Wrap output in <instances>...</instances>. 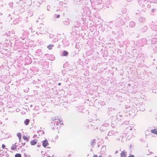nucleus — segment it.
<instances>
[{
    "instance_id": "f257e3e1",
    "label": "nucleus",
    "mask_w": 157,
    "mask_h": 157,
    "mask_svg": "<svg viewBox=\"0 0 157 157\" xmlns=\"http://www.w3.org/2000/svg\"><path fill=\"white\" fill-rule=\"evenodd\" d=\"M39 33L40 34H46L48 35V31H46V30L43 28H40Z\"/></svg>"
},
{
    "instance_id": "c03bdc74",
    "label": "nucleus",
    "mask_w": 157,
    "mask_h": 157,
    "mask_svg": "<svg viewBox=\"0 0 157 157\" xmlns=\"http://www.w3.org/2000/svg\"><path fill=\"white\" fill-rule=\"evenodd\" d=\"M105 139H108V138L107 136H105Z\"/></svg>"
},
{
    "instance_id": "423d86ee",
    "label": "nucleus",
    "mask_w": 157,
    "mask_h": 157,
    "mask_svg": "<svg viewBox=\"0 0 157 157\" xmlns=\"http://www.w3.org/2000/svg\"><path fill=\"white\" fill-rule=\"evenodd\" d=\"M101 131H102L103 132H105V131H106L107 129V128H106L105 126H103V125H101V127H100V128Z\"/></svg>"
},
{
    "instance_id": "79ce46f5",
    "label": "nucleus",
    "mask_w": 157,
    "mask_h": 157,
    "mask_svg": "<svg viewBox=\"0 0 157 157\" xmlns=\"http://www.w3.org/2000/svg\"><path fill=\"white\" fill-rule=\"evenodd\" d=\"M118 151H115V154H117V153H118Z\"/></svg>"
},
{
    "instance_id": "473e14b6",
    "label": "nucleus",
    "mask_w": 157,
    "mask_h": 157,
    "mask_svg": "<svg viewBox=\"0 0 157 157\" xmlns=\"http://www.w3.org/2000/svg\"><path fill=\"white\" fill-rule=\"evenodd\" d=\"M128 157H135L133 155L130 154V155Z\"/></svg>"
},
{
    "instance_id": "7c9ffc66",
    "label": "nucleus",
    "mask_w": 157,
    "mask_h": 157,
    "mask_svg": "<svg viewBox=\"0 0 157 157\" xmlns=\"http://www.w3.org/2000/svg\"><path fill=\"white\" fill-rule=\"evenodd\" d=\"M144 1H143L142 2H141V3L142 4V6H141L142 7H143V6H145V5L144 4Z\"/></svg>"
},
{
    "instance_id": "9d476101",
    "label": "nucleus",
    "mask_w": 157,
    "mask_h": 157,
    "mask_svg": "<svg viewBox=\"0 0 157 157\" xmlns=\"http://www.w3.org/2000/svg\"><path fill=\"white\" fill-rule=\"evenodd\" d=\"M139 20L140 22L144 23L145 21V19L144 18L141 17L139 18Z\"/></svg>"
},
{
    "instance_id": "c85d7f7f",
    "label": "nucleus",
    "mask_w": 157,
    "mask_h": 157,
    "mask_svg": "<svg viewBox=\"0 0 157 157\" xmlns=\"http://www.w3.org/2000/svg\"><path fill=\"white\" fill-rule=\"evenodd\" d=\"M128 123H129V121H125L124 122V124H126V125L128 124Z\"/></svg>"
},
{
    "instance_id": "774afa93",
    "label": "nucleus",
    "mask_w": 157,
    "mask_h": 157,
    "mask_svg": "<svg viewBox=\"0 0 157 157\" xmlns=\"http://www.w3.org/2000/svg\"><path fill=\"white\" fill-rule=\"evenodd\" d=\"M136 14H137V13H136Z\"/></svg>"
},
{
    "instance_id": "4be33fe9",
    "label": "nucleus",
    "mask_w": 157,
    "mask_h": 157,
    "mask_svg": "<svg viewBox=\"0 0 157 157\" xmlns=\"http://www.w3.org/2000/svg\"><path fill=\"white\" fill-rule=\"evenodd\" d=\"M23 138V139L24 140H27V141H29V137L28 138L26 137V136H23L22 137Z\"/></svg>"
},
{
    "instance_id": "9b49d317",
    "label": "nucleus",
    "mask_w": 157,
    "mask_h": 157,
    "mask_svg": "<svg viewBox=\"0 0 157 157\" xmlns=\"http://www.w3.org/2000/svg\"><path fill=\"white\" fill-rule=\"evenodd\" d=\"M148 29V27L147 26H145L143 28L141 29V31L143 32H146Z\"/></svg>"
},
{
    "instance_id": "5fc2aeb1",
    "label": "nucleus",
    "mask_w": 157,
    "mask_h": 157,
    "mask_svg": "<svg viewBox=\"0 0 157 157\" xmlns=\"http://www.w3.org/2000/svg\"><path fill=\"white\" fill-rule=\"evenodd\" d=\"M109 157H111V155H109Z\"/></svg>"
},
{
    "instance_id": "4468645a",
    "label": "nucleus",
    "mask_w": 157,
    "mask_h": 157,
    "mask_svg": "<svg viewBox=\"0 0 157 157\" xmlns=\"http://www.w3.org/2000/svg\"><path fill=\"white\" fill-rule=\"evenodd\" d=\"M68 52L67 51L65 50L63 51L62 52V54L63 56H67L68 55Z\"/></svg>"
},
{
    "instance_id": "412c9836",
    "label": "nucleus",
    "mask_w": 157,
    "mask_h": 157,
    "mask_svg": "<svg viewBox=\"0 0 157 157\" xmlns=\"http://www.w3.org/2000/svg\"><path fill=\"white\" fill-rule=\"evenodd\" d=\"M95 143H96L95 140V139H94V140H93L92 141H91V145L92 146H93L94 145V144H95Z\"/></svg>"
},
{
    "instance_id": "e2e57ef3",
    "label": "nucleus",
    "mask_w": 157,
    "mask_h": 157,
    "mask_svg": "<svg viewBox=\"0 0 157 157\" xmlns=\"http://www.w3.org/2000/svg\"><path fill=\"white\" fill-rule=\"evenodd\" d=\"M0 13V15H1L2 14V13Z\"/></svg>"
},
{
    "instance_id": "ea45409f",
    "label": "nucleus",
    "mask_w": 157,
    "mask_h": 157,
    "mask_svg": "<svg viewBox=\"0 0 157 157\" xmlns=\"http://www.w3.org/2000/svg\"><path fill=\"white\" fill-rule=\"evenodd\" d=\"M63 2H60V4L61 5H63Z\"/></svg>"
},
{
    "instance_id": "2eb2a0df",
    "label": "nucleus",
    "mask_w": 157,
    "mask_h": 157,
    "mask_svg": "<svg viewBox=\"0 0 157 157\" xmlns=\"http://www.w3.org/2000/svg\"><path fill=\"white\" fill-rule=\"evenodd\" d=\"M30 120L29 119H26L24 121V123L25 125H28L29 124Z\"/></svg>"
},
{
    "instance_id": "3c124183",
    "label": "nucleus",
    "mask_w": 157,
    "mask_h": 157,
    "mask_svg": "<svg viewBox=\"0 0 157 157\" xmlns=\"http://www.w3.org/2000/svg\"><path fill=\"white\" fill-rule=\"evenodd\" d=\"M39 131H40V132H42L43 133L44 132V131L43 130H39Z\"/></svg>"
},
{
    "instance_id": "b1692460",
    "label": "nucleus",
    "mask_w": 157,
    "mask_h": 157,
    "mask_svg": "<svg viewBox=\"0 0 157 157\" xmlns=\"http://www.w3.org/2000/svg\"><path fill=\"white\" fill-rule=\"evenodd\" d=\"M15 157H21V154L19 153H17L15 155Z\"/></svg>"
},
{
    "instance_id": "5701e85b",
    "label": "nucleus",
    "mask_w": 157,
    "mask_h": 157,
    "mask_svg": "<svg viewBox=\"0 0 157 157\" xmlns=\"http://www.w3.org/2000/svg\"><path fill=\"white\" fill-rule=\"evenodd\" d=\"M17 136L19 138V139H21V133L19 132L17 133Z\"/></svg>"
},
{
    "instance_id": "72a5a7b5",
    "label": "nucleus",
    "mask_w": 157,
    "mask_h": 157,
    "mask_svg": "<svg viewBox=\"0 0 157 157\" xmlns=\"http://www.w3.org/2000/svg\"><path fill=\"white\" fill-rule=\"evenodd\" d=\"M5 147H6V146L4 144H2V148H3V149L4 148H5Z\"/></svg>"
},
{
    "instance_id": "20e7f679",
    "label": "nucleus",
    "mask_w": 157,
    "mask_h": 157,
    "mask_svg": "<svg viewBox=\"0 0 157 157\" xmlns=\"http://www.w3.org/2000/svg\"><path fill=\"white\" fill-rule=\"evenodd\" d=\"M116 133V132H115L113 130H111L108 132L107 135L109 136H112L113 135H115Z\"/></svg>"
},
{
    "instance_id": "09e8293b",
    "label": "nucleus",
    "mask_w": 157,
    "mask_h": 157,
    "mask_svg": "<svg viewBox=\"0 0 157 157\" xmlns=\"http://www.w3.org/2000/svg\"><path fill=\"white\" fill-rule=\"evenodd\" d=\"M39 32H36V34L37 35H39Z\"/></svg>"
},
{
    "instance_id": "6e6552de",
    "label": "nucleus",
    "mask_w": 157,
    "mask_h": 157,
    "mask_svg": "<svg viewBox=\"0 0 157 157\" xmlns=\"http://www.w3.org/2000/svg\"><path fill=\"white\" fill-rule=\"evenodd\" d=\"M135 23L133 21H131L129 23L130 26L131 27H134L135 26Z\"/></svg>"
},
{
    "instance_id": "864d4df0",
    "label": "nucleus",
    "mask_w": 157,
    "mask_h": 157,
    "mask_svg": "<svg viewBox=\"0 0 157 157\" xmlns=\"http://www.w3.org/2000/svg\"><path fill=\"white\" fill-rule=\"evenodd\" d=\"M25 144V143H24L23 144L22 146H24Z\"/></svg>"
},
{
    "instance_id": "cd10ccee",
    "label": "nucleus",
    "mask_w": 157,
    "mask_h": 157,
    "mask_svg": "<svg viewBox=\"0 0 157 157\" xmlns=\"http://www.w3.org/2000/svg\"><path fill=\"white\" fill-rule=\"evenodd\" d=\"M47 10L48 11H49L50 9V6L49 5H48L47 7Z\"/></svg>"
},
{
    "instance_id": "c9c22d12",
    "label": "nucleus",
    "mask_w": 157,
    "mask_h": 157,
    "mask_svg": "<svg viewBox=\"0 0 157 157\" xmlns=\"http://www.w3.org/2000/svg\"><path fill=\"white\" fill-rule=\"evenodd\" d=\"M140 110L142 111H144L145 110V109L144 108H143L142 109H140Z\"/></svg>"
},
{
    "instance_id": "0e129e2a",
    "label": "nucleus",
    "mask_w": 157,
    "mask_h": 157,
    "mask_svg": "<svg viewBox=\"0 0 157 157\" xmlns=\"http://www.w3.org/2000/svg\"><path fill=\"white\" fill-rule=\"evenodd\" d=\"M143 106H144V105H143L142 106V107Z\"/></svg>"
},
{
    "instance_id": "a18cd8bd",
    "label": "nucleus",
    "mask_w": 157,
    "mask_h": 157,
    "mask_svg": "<svg viewBox=\"0 0 157 157\" xmlns=\"http://www.w3.org/2000/svg\"><path fill=\"white\" fill-rule=\"evenodd\" d=\"M126 0L128 2H131L132 0Z\"/></svg>"
},
{
    "instance_id": "4d7b16f0",
    "label": "nucleus",
    "mask_w": 157,
    "mask_h": 157,
    "mask_svg": "<svg viewBox=\"0 0 157 157\" xmlns=\"http://www.w3.org/2000/svg\"><path fill=\"white\" fill-rule=\"evenodd\" d=\"M99 145L98 144V147H99Z\"/></svg>"
},
{
    "instance_id": "f03ea898",
    "label": "nucleus",
    "mask_w": 157,
    "mask_h": 157,
    "mask_svg": "<svg viewBox=\"0 0 157 157\" xmlns=\"http://www.w3.org/2000/svg\"><path fill=\"white\" fill-rule=\"evenodd\" d=\"M98 124H97V122L95 123L93 122L91 124V128L93 130H95L98 128Z\"/></svg>"
},
{
    "instance_id": "dca6fc26",
    "label": "nucleus",
    "mask_w": 157,
    "mask_h": 157,
    "mask_svg": "<svg viewBox=\"0 0 157 157\" xmlns=\"http://www.w3.org/2000/svg\"><path fill=\"white\" fill-rule=\"evenodd\" d=\"M51 123L52 124V125H53V124H54V125L55 126V125H57L58 124L59 122L58 121H54L53 122H51Z\"/></svg>"
},
{
    "instance_id": "a211bd4d",
    "label": "nucleus",
    "mask_w": 157,
    "mask_h": 157,
    "mask_svg": "<svg viewBox=\"0 0 157 157\" xmlns=\"http://www.w3.org/2000/svg\"><path fill=\"white\" fill-rule=\"evenodd\" d=\"M152 27H154V28H153L152 26H151V29L153 30H155V31H156V30L157 29V26L156 25H153L152 26Z\"/></svg>"
},
{
    "instance_id": "8fccbe9b",
    "label": "nucleus",
    "mask_w": 157,
    "mask_h": 157,
    "mask_svg": "<svg viewBox=\"0 0 157 157\" xmlns=\"http://www.w3.org/2000/svg\"><path fill=\"white\" fill-rule=\"evenodd\" d=\"M111 126L112 127H115L114 125V124H113V125H111Z\"/></svg>"
},
{
    "instance_id": "a878e982",
    "label": "nucleus",
    "mask_w": 157,
    "mask_h": 157,
    "mask_svg": "<svg viewBox=\"0 0 157 157\" xmlns=\"http://www.w3.org/2000/svg\"><path fill=\"white\" fill-rule=\"evenodd\" d=\"M24 157H30V155H27L26 153H24Z\"/></svg>"
},
{
    "instance_id": "f3484780",
    "label": "nucleus",
    "mask_w": 157,
    "mask_h": 157,
    "mask_svg": "<svg viewBox=\"0 0 157 157\" xmlns=\"http://www.w3.org/2000/svg\"><path fill=\"white\" fill-rule=\"evenodd\" d=\"M70 22L68 21V19H67V21H65L63 22V24L65 25H68L69 24Z\"/></svg>"
},
{
    "instance_id": "e433bc0d",
    "label": "nucleus",
    "mask_w": 157,
    "mask_h": 157,
    "mask_svg": "<svg viewBox=\"0 0 157 157\" xmlns=\"http://www.w3.org/2000/svg\"><path fill=\"white\" fill-rule=\"evenodd\" d=\"M58 120L59 121L60 124H63V123H61V121H60V120L59 118H58Z\"/></svg>"
},
{
    "instance_id": "603ef678",
    "label": "nucleus",
    "mask_w": 157,
    "mask_h": 157,
    "mask_svg": "<svg viewBox=\"0 0 157 157\" xmlns=\"http://www.w3.org/2000/svg\"><path fill=\"white\" fill-rule=\"evenodd\" d=\"M31 32H34V31H33V30L32 29H31Z\"/></svg>"
},
{
    "instance_id": "bb28decb",
    "label": "nucleus",
    "mask_w": 157,
    "mask_h": 157,
    "mask_svg": "<svg viewBox=\"0 0 157 157\" xmlns=\"http://www.w3.org/2000/svg\"><path fill=\"white\" fill-rule=\"evenodd\" d=\"M54 37V35L52 34H50L49 35V37L50 38H53Z\"/></svg>"
},
{
    "instance_id": "bf43d9fd",
    "label": "nucleus",
    "mask_w": 157,
    "mask_h": 157,
    "mask_svg": "<svg viewBox=\"0 0 157 157\" xmlns=\"http://www.w3.org/2000/svg\"><path fill=\"white\" fill-rule=\"evenodd\" d=\"M54 129V127H53L52 128V129L53 130Z\"/></svg>"
},
{
    "instance_id": "aec40b11",
    "label": "nucleus",
    "mask_w": 157,
    "mask_h": 157,
    "mask_svg": "<svg viewBox=\"0 0 157 157\" xmlns=\"http://www.w3.org/2000/svg\"><path fill=\"white\" fill-rule=\"evenodd\" d=\"M54 46L53 44H51L48 46L47 48L51 50L52 49V48Z\"/></svg>"
},
{
    "instance_id": "393cba45",
    "label": "nucleus",
    "mask_w": 157,
    "mask_h": 157,
    "mask_svg": "<svg viewBox=\"0 0 157 157\" xmlns=\"http://www.w3.org/2000/svg\"><path fill=\"white\" fill-rule=\"evenodd\" d=\"M109 125V123H105V124H103V125H102L103 126H105L106 128H107V127Z\"/></svg>"
},
{
    "instance_id": "f8f14e48",
    "label": "nucleus",
    "mask_w": 157,
    "mask_h": 157,
    "mask_svg": "<svg viewBox=\"0 0 157 157\" xmlns=\"http://www.w3.org/2000/svg\"><path fill=\"white\" fill-rule=\"evenodd\" d=\"M10 36V35H9V34L8 33H6L5 34H4L3 35L4 37H5L7 36V37H6V39L8 40H9V36Z\"/></svg>"
},
{
    "instance_id": "de8ad7c7",
    "label": "nucleus",
    "mask_w": 157,
    "mask_h": 157,
    "mask_svg": "<svg viewBox=\"0 0 157 157\" xmlns=\"http://www.w3.org/2000/svg\"><path fill=\"white\" fill-rule=\"evenodd\" d=\"M61 85V83H58V85L59 86H60Z\"/></svg>"
},
{
    "instance_id": "39448f33",
    "label": "nucleus",
    "mask_w": 157,
    "mask_h": 157,
    "mask_svg": "<svg viewBox=\"0 0 157 157\" xmlns=\"http://www.w3.org/2000/svg\"><path fill=\"white\" fill-rule=\"evenodd\" d=\"M43 146L46 147L47 146L48 144V140L47 139H46L42 141V144Z\"/></svg>"
},
{
    "instance_id": "0eeeda50",
    "label": "nucleus",
    "mask_w": 157,
    "mask_h": 157,
    "mask_svg": "<svg viewBox=\"0 0 157 157\" xmlns=\"http://www.w3.org/2000/svg\"><path fill=\"white\" fill-rule=\"evenodd\" d=\"M37 140L36 139H35L34 140H32L30 142V144L32 145H35L37 143Z\"/></svg>"
},
{
    "instance_id": "ddd939ff",
    "label": "nucleus",
    "mask_w": 157,
    "mask_h": 157,
    "mask_svg": "<svg viewBox=\"0 0 157 157\" xmlns=\"http://www.w3.org/2000/svg\"><path fill=\"white\" fill-rule=\"evenodd\" d=\"M15 143V144H13L11 147V149L13 150H14L17 149V146Z\"/></svg>"
},
{
    "instance_id": "6ab92c4d",
    "label": "nucleus",
    "mask_w": 157,
    "mask_h": 157,
    "mask_svg": "<svg viewBox=\"0 0 157 157\" xmlns=\"http://www.w3.org/2000/svg\"><path fill=\"white\" fill-rule=\"evenodd\" d=\"M151 132L157 135V129H155L154 130H151Z\"/></svg>"
},
{
    "instance_id": "2f4dec72",
    "label": "nucleus",
    "mask_w": 157,
    "mask_h": 157,
    "mask_svg": "<svg viewBox=\"0 0 157 157\" xmlns=\"http://www.w3.org/2000/svg\"><path fill=\"white\" fill-rule=\"evenodd\" d=\"M156 11V9H153L151 10V11L153 12H155Z\"/></svg>"
},
{
    "instance_id": "49530a36",
    "label": "nucleus",
    "mask_w": 157,
    "mask_h": 157,
    "mask_svg": "<svg viewBox=\"0 0 157 157\" xmlns=\"http://www.w3.org/2000/svg\"><path fill=\"white\" fill-rule=\"evenodd\" d=\"M102 148H104V149H105V146H104L103 147L102 146Z\"/></svg>"
},
{
    "instance_id": "58836bf2",
    "label": "nucleus",
    "mask_w": 157,
    "mask_h": 157,
    "mask_svg": "<svg viewBox=\"0 0 157 157\" xmlns=\"http://www.w3.org/2000/svg\"><path fill=\"white\" fill-rule=\"evenodd\" d=\"M37 147H40L41 145L38 144V145H37Z\"/></svg>"
},
{
    "instance_id": "13d9d810",
    "label": "nucleus",
    "mask_w": 157,
    "mask_h": 157,
    "mask_svg": "<svg viewBox=\"0 0 157 157\" xmlns=\"http://www.w3.org/2000/svg\"><path fill=\"white\" fill-rule=\"evenodd\" d=\"M19 139V141L20 142L21 140V139Z\"/></svg>"
},
{
    "instance_id": "7ed1b4c3",
    "label": "nucleus",
    "mask_w": 157,
    "mask_h": 157,
    "mask_svg": "<svg viewBox=\"0 0 157 157\" xmlns=\"http://www.w3.org/2000/svg\"><path fill=\"white\" fill-rule=\"evenodd\" d=\"M127 152L125 150L122 151L120 154L121 157H126Z\"/></svg>"
},
{
    "instance_id": "338daca9",
    "label": "nucleus",
    "mask_w": 157,
    "mask_h": 157,
    "mask_svg": "<svg viewBox=\"0 0 157 157\" xmlns=\"http://www.w3.org/2000/svg\"><path fill=\"white\" fill-rule=\"evenodd\" d=\"M140 5H141V4L140 3Z\"/></svg>"
},
{
    "instance_id": "6e6d98bb",
    "label": "nucleus",
    "mask_w": 157,
    "mask_h": 157,
    "mask_svg": "<svg viewBox=\"0 0 157 157\" xmlns=\"http://www.w3.org/2000/svg\"><path fill=\"white\" fill-rule=\"evenodd\" d=\"M58 136H56V139H57V138H58Z\"/></svg>"
},
{
    "instance_id": "052dcab7",
    "label": "nucleus",
    "mask_w": 157,
    "mask_h": 157,
    "mask_svg": "<svg viewBox=\"0 0 157 157\" xmlns=\"http://www.w3.org/2000/svg\"><path fill=\"white\" fill-rule=\"evenodd\" d=\"M32 105H30V107H32Z\"/></svg>"
},
{
    "instance_id": "1a4fd4ad",
    "label": "nucleus",
    "mask_w": 157,
    "mask_h": 157,
    "mask_svg": "<svg viewBox=\"0 0 157 157\" xmlns=\"http://www.w3.org/2000/svg\"><path fill=\"white\" fill-rule=\"evenodd\" d=\"M122 117V115L121 114V113L120 112L119 113H117V115L116 116V117L117 119H119L120 120H121V118H119V117Z\"/></svg>"
},
{
    "instance_id": "c756f323",
    "label": "nucleus",
    "mask_w": 157,
    "mask_h": 157,
    "mask_svg": "<svg viewBox=\"0 0 157 157\" xmlns=\"http://www.w3.org/2000/svg\"><path fill=\"white\" fill-rule=\"evenodd\" d=\"M56 14L55 15V17L56 18H59L60 17V15L59 14H58L56 15V17H55Z\"/></svg>"
},
{
    "instance_id": "f704fd0d",
    "label": "nucleus",
    "mask_w": 157,
    "mask_h": 157,
    "mask_svg": "<svg viewBox=\"0 0 157 157\" xmlns=\"http://www.w3.org/2000/svg\"><path fill=\"white\" fill-rule=\"evenodd\" d=\"M22 31H23V33H22V35L23 36H25V33H24V31H25V30H22Z\"/></svg>"
},
{
    "instance_id": "680f3d73",
    "label": "nucleus",
    "mask_w": 157,
    "mask_h": 157,
    "mask_svg": "<svg viewBox=\"0 0 157 157\" xmlns=\"http://www.w3.org/2000/svg\"><path fill=\"white\" fill-rule=\"evenodd\" d=\"M0 27L1 28H2V25H0Z\"/></svg>"
},
{
    "instance_id": "37998d69",
    "label": "nucleus",
    "mask_w": 157,
    "mask_h": 157,
    "mask_svg": "<svg viewBox=\"0 0 157 157\" xmlns=\"http://www.w3.org/2000/svg\"><path fill=\"white\" fill-rule=\"evenodd\" d=\"M52 119L53 120V121H54V120H57V119H56V118L55 119H54L53 118H52Z\"/></svg>"
},
{
    "instance_id": "a19ab883",
    "label": "nucleus",
    "mask_w": 157,
    "mask_h": 157,
    "mask_svg": "<svg viewBox=\"0 0 157 157\" xmlns=\"http://www.w3.org/2000/svg\"><path fill=\"white\" fill-rule=\"evenodd\" d=\"M93 157H98L97 155H94Z\"/></svg>"
},
{
    "instance_id": "4c0bfd02",
    "label": "nucleus",
    "mask_w": 157,
    "mask_h": 157,
    "mask_svg": "<svg viewBox=\"0 0 157 157\" xmlns=\"http://www.w3.org/2000/svg\"><path fill=\"white\" fill-rule=\"evenodd\" d=\"M20 110V109H16V111H17V112H19V111Z\"/></svg>"
},
{
    "instance_id": "69168bd1",
    "label": "nucleus",
    "mask_w": 157,
    "mask_h": 157,
    "mask_svg": "<svg viewBox=\"0 0 157 157\" xmlns=\"http://www.w3.org/2000/svg\"><path fill=\"white\" fill-rule=\"evenodd\" d=\"M47 157H51V156H48Z\"/></svg>"
}]
</instances>
